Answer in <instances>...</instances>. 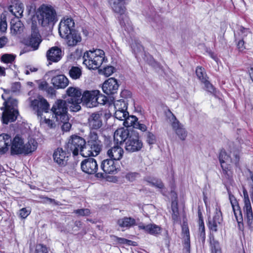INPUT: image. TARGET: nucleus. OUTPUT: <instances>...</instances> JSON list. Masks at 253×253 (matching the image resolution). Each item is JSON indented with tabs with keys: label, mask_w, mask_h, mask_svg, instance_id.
<instances>
[{
	"label": "nucleus",
	"mask_w": 253,
	"mask_h": 253,
	"mask_svg": "<svg viewBox=\"0 0 253 253\" xmlns=\"http://www.w3.org/2000/svg\"><path fill=\"white\" fill-rule=\"evenodd\" d=\"M83 64L88 69L96 70L101 66L107 59L103 50L95 49L85 52L83 56Z\"/></svg>",
	"instance_id": "f257e3e1"
},
{
	"label": "nucleus",
	"mask_w": 253,
	"mask_h": 253,
	"mask_svg": "<svg viewBox=\"0 0 253 253\" xmlns=\"http://www.w3.org/2000/svg\"><path fill=\"white\" fill-rule=\"evenodd\" d=\"M219 158L223 174L229 177L231 176L233 173L232 166L236 165L239 161V150L230 151L229 153L222 150Z\"/></svg>",
	"instance_id": "f03ea898"
},
{
	"label": "nucleus",
	"mask_w": 253,
	"mask_h": 253,
	"mask_svg": "<svg viewBox=\"0 0 253 253\" xmlns=\"http://www.w3.org/2000/svg\"><path fill=\"white\" fill-rule=\"evenodd\" d=\"M36 17L39 24L43 27L53 26L57 21L55 10L51 6L45 5L38 8Z\"/></svg>",
	"instance_id": "7ed1b4c3"
},
{
	"label": "nucleus",
	"mask_w": 253,
	"mask_h": 253,
	"mask_svg": "<svg viewBox=\"0 0 253 253\" xmlns=\"http://www.w3.org/2000/svg\"><path fill=\"white\" fill-rule=\"evenodd\" d=\"M17 104V101L13 98H9L7 101H4V106L1 108V110H3L2 115L3 124H8L16 120L18 115Z\"/></svg>",
	"instance_id": "20e7f679"
},
{
	"label": "nucleus",
	"mask_w": 253,
	"mask_h": 253,
	"mask_svg": "<svg viewBox=\"0 0 253 253\" xmlns=\"http://www.w3.org/2000/svg\"><path fill=\"white\" fill-rule=\"evenodd\" d=\"M66 94L69 98L66 100L67 101L69 109L72 112H77L81 110L80 104L82 102V94L81 89L78 87H69L66 91Z\"/></svg>",
	"instance_id": "39448f33"
},
{
	"label": "nucleus",
	"mask_w": 253,
	"mask_h": 253,
	"mask_svg": "<svg viewBox=\"0 0 253 253\" xmlns=\"http://www.w3.org/2000/svg\"><path fill=\"white\" fill-rule=\"evenodd\" d=\"M68 107L69 106L66 100H57L50 109L52 113V118H54L56 122L68 121Z\"/></svg>",
	"instance_id": "423d86ee"
},
{
	"label": "nucleus",
	"mask_w": 253,
	"mask_h": 253,
	"mask_svg": "<svg viewBox=\"0 0 253 253\" xmlns=\"http://www.w3.org/2000/svg\"><path fill=\"white\" fill-rule=\"evenodd\" d=\"M85 141L84 138L77 135L72 136L69 139L68 147L72 152L74 155H78L79 153L83 156L85 151Z\"/></svg>",
	"instance_id": "0eeeda50"
},
{
	"label": "nucleus",
	"mask_w": 253,
	"mask_h": 253,
	"mask_svg": "<svg viewBox=\"0 0 253 253\" xmlns=\"http://www.w3.org/2000/svg\"><path fill=\"white\" fill-rule=\"evenodd\" d=\"M30 107L37 116L50 111L49 104L45 98L41 96L31 101Z\"/></svg>",
	"instance_id": "6e6552de"
},
{
	"label": "nucleus",
	"mask_w": 253,
	"mask_h": 253,
	"mask_svg": "<svg viewBox=\"0 0 253 253\" xmlns=\"http://www.w3.org/2000/svg\"><path fill=\"white\" fill-rule=\"evenodd\" d=\"M143 147V143L138 135L132 133L125 142V149L128 152L133 153L140 151Z\"/></svg>",
	"instance_id": "1a4fd4ad"
},
{
	"label": "nucleus",
	"mask_w": 253,
	"mask_h": 253,
	"mask_svg": "<svg viewBox=\"0 0 253 253\" xmlns=\"http://www.w3.org/2000/svg\"><path fill=\"white\" fill-rule=\"evenodd\" d=\"M99 91L98 90H86L82 94V102L87 107L92 108L98 104Z\"/></svg>",
	"instance_id": "9d476101"
},
{
	"label": "nucleus",
	"mask_w": 253,
	"mask_h": 253,
	"mask_svg": "<svg viewBox=\"0 0 253 253\" xmlns=\"http://www.w3.org/2000/svg\"><path fill=\"white\" fill-rule=\"evenodd\" d=\"M244 195V207L243 211L245 218L249 226H251L253 222V210L249 199L247 191L246 189L243 190Z\"/></svg>",
	"instance_id": "9b49d317"
},
{
	"label": "nucleus",
	"mask_w": 253,
	"mask_h": 253,
	"mask_svg": "<svg viewBox=\"0 0 253 253\" xmlns=\"http://www.w3.org/2000/svg\"><path fill=\"white\" fill-rule=\"evenodd\" d=\"M42 38L39 34V30L34 24L32 27V33L30 37L27 40L26 44L32 48V50H36L38 49Z\"/></svg>",
	"instance_id": "f8f14e48"
},
{
	"label": "nucleus",
	"mask_w": 253,
	"mask_h": 253,
	"mask_svg": "<svg viewBox=\"0 0 253 253\" xmlns=\"http://www.w3.org/2000/svg\"><path fill=\"white\" fill-rule=\"evenodd\" d=\"M70 154L61 148H58L53 154L54 162L60 167H64L67 164Z\"/></svg>",
	"instance_id": "ddd939ff"
},
{
	"label": "nucleus",
	"mask_w": 253,
	"mask_h": 253,
	"mask_svg": "<svg viewBox=\"0 0 253 253\" xmlns=\"http://www.w3.org/2000/svg\"><path fill=\"white\" fill-rule=\"evenodd\" d=\"M75 29L74 20L68 17H64L59 25V33L60 36L65 35L69 32H72Z\"/></svg>",
	"instance_id": "4468645a"
},
{
	"label": "nucleus",
	"mask_w": 253,
	"mask_h": 253,
	"mask_svg": "<svg viewBox=\"0 0 253 253\" xmlns=\"http://www.w3.org/2000/svg\"><path fill=\"white\" fill-rule=\"evenodd\" d=\"M81 167L83 171L88 174H94L98 169L96 161L91 158L83 161L81 164Z\"/></svg>",
	"instance_id": "2eb2a0df"
},
{
	"label": "nucleus",
	"mask_w": 253,
	"mask_h": 253,
	"mask_svg": "<svg viewBox=\"0 0 253 253\" xmlns=\"http://www.w3.org/2000/svg\"><path fill=\"white\" fill-rule=\"evenodd\" d=\"M115 114L116 118L119 120H124V118L128 115L127 112V106L126 102L123 100H118L114 102Z\"/></svg>",
	"instance_id": "dca6fc26"
},
{
	"label": "nucleus",
	"mask_w": 253,
	"mask_h": 253,
	"mask_svg": "<svg viewBox=\"0 0 253 253\" xmlns=\"http://www.w3.org/2000/svg\"><path fill=\"white\" fill-rule=\"evenodd\" d=\"M69 46H74L80 42L82 37L80 34L76 30L60 36Z\"/></svg>",
	"instance_id": "f3484780"
},
{
	"label": "nucleus",
	"mask_w": 253,
	"mask_h": 253,
	"mask_svg": "<svg viewBox=\"0 0 253 253\" xmlns=\"http://www.w3.org/2000/svg\"><path fill=\"white\" fill-rule=\"evenodd\" d=\"M170 121L172 129L178 138L181 140H184L187 137V133L183 126L179 122L173 115H172Z\"/></svg>",
	"instance_id": "a211bd4d"
},
{
	"label": "nucleus",
	"mask_w": 253,
	"mask_h": 253,
	"mask_svg": "<svg viewBox=\"0 0 253 253\" xmlns=\"http://www.w3.org/2000/svg\"><path fill=\"white\" fill-rule=\"evenodd\" d=\"M119 84L116 79L110 78L107 80L102 84V89L107 94H112L116 93Z\"/></svg>",
	"instance_id": "6ab92c4d"
},
{
	"label": "nucleus",
	"mask_w": 253,
	"mask_h": 253,
	"mask_svg": "<svg viewBox=\"0 0 253 253\" xmlns=\"http://www.w3.org/2000/svg\"><path fill=\"white\" fill-rule=\"evenodd\" d=\"M52 116L51 112H47L46 113H42L37 116L38 119L41 125L45 126L49 128H53L56 126L54 118L51 117Z\"/></svg>",
	"instance_id": "aec40b11"
},
{
	"label": "nucleus",
	"mask_w": 253,
	"mask_h": 253,
	"mask_svg": "<svg viewBox=\"0 0 253 253\" xmlns=\"http://www.w3.org/2000/svg\"><path fill=\"white\" fill-rule=\"evenodd\" d=\"M9 11L16 17L21 18L23 16L24 6L18 0H14L8 7Z\"/></svg>",
	"instance_id": "412c9836"
},
{
	"label": "nucleus",
	"mask_w": 253,
	"mask_h": 253,
	"mask_svg": "<svg viewBox=\"0 0 253 253\" xmlns=\"http://www.w3.org/2000/svg\"><path fill=\"white\" fill-rule=\"evenodd\" d=\"M138 227L140 229L143 230L146 233L154 236L160 235L162 231V229L160 226L154 223L147 225L141 224L138 226Z\"/></svg>",
	"instance_id": "4be33fe9"
},
{
	"label": "nucleus",
	"mask_w": 253,
	"mask_h": 253,
	"mask_svg": "<svg viewBox=\"0 0 253 253\" xmlns=\"http://www.w3.org/2000/svg\"><path fill=\"white\" fill-rule=\"evenodd\" d=\"M101 146V143H88L87 146L85 145L83 157L96 156L100 152Z\"/></svg>",
	"instance_id": "5701e85b"
},
{
	"label": "nucleus",
	"mask_w": 253,
	"mask_h": 253,
	"mask_svg": "<svg viewBox=\"0 0 253 253\" xmlns=\"http://www.w3.org/2000/svg\"><path fill=\"white\" fill-rule=\"evenodd\" d=\"M130 135L128 129L123 127L118 128L114 132V141L117 144H121L122 142H126Z\"/></svg>",
	"instance_id": "b1692460"
},
{
	"label": "nucleus",
	"mask_w": 253,
	"mask_h": 253,
	"mask_svg": "<svg viewBox=\"0 0 253 253\" xmlns=\"http://www.w3.org/2000/svg\"><path fill=\"white\" fill-rule=\"evenodd\" d=\"M123 149L119 145L114 146L107 151V155L113 160L119 161L124 155Z\"/></svg>",
	"instance_id": "393cba45"
},
{
	"label": "nucleus",
	"mask_w": 253,
	"mask_h": 253,
	"mask_svg": "<svg viewBox=\"0 0 253 253\" xmlns=\"http://www.w3.org/2000/svg\"><path fill=\"white\" fill-rule=\"evenodd\" d=\"M88 124L91 129H99L102 125L101 115L98 113L92 114L88 119Z\"/></svg>",
	"instance_id": "a878e982"
},
{
	"label": "nucleus",
	"mask_w": 253,
	"mask_h": 253,
	"mask_svg": "<svg viewBox=\"0 0 253 253\" xmlns=\"http://www.w3.org/2000/svg\"><path fill=\"white\" fill-rule=\"evenodd\" d=\"M51 84L56 88H65L69 84L68 79L63 75L53 77Z\"/></svg>",
	"instance_id": "bb28decb"
},
{
	"label": "nucleus",
	"mask_w": 253,
	"mask_h": 253,
	"mask_svg": "<svg viewBox=\"0 0 253 253\" xmlns=\"http://www.w3.org/2000/svg\"><path fill=\"white\" fill-rule=\"evenodd\" d=\"M101 168L104 172L108 174L115 173L118 169L114 160L112 159L104 160L101 164Z\"/></svg>",
	"instance_id": "cd10ccee"
},
{
	"label": "nucleus",
	"mask_w": 253,
	"mask_h": 253,
	"mask_svg": "<svg viewBox=\"0 0 253 253\" xmlns=\"http://www.w3.org/2000/svg\"><path fill=\"white\" fill-rule=\"evenodd\" d=\"M11 150L15 154H22L23 153L25 144L23 139L19 135H16L11 143Z\"/></svg>",
	"instance_id": "c85d7f7f"
},
{
	"label": "nucleus",
	"mask_w": 253,
	"mask_h": 253,
	"mask_svg": "<svg viewBox=\"0 0 253 253\" xmlns=\"http://www.w3.org/2000/svg\"><path fill=\"white\" fill-rule=\"evenodd\" d=\"M48 60L56 62L59 61L62 56V51L57 47H52L49 49L46 53Z\"/></svg>",
	"instance_id": "c756f323"
},
{
	"label": "nucleus",
	"mask_w": 253,
	"mask_h": 253,
	"mask_svg": "<svg viewBox=\"0 0 253 253\" xmlns=\"http://www.w3.org/2000/svg\"><path fill=\"white\" fill-rule=\"evenodd\" d=\"M229 200L236 220L240 223L243 221V216L239 204L233 195H229Z\"/></svg>",
	"instance_id": "7c9ffc66"
},
{
	"label": "nucleus",
	"mask_w": 253,
	"mask_h": 253,
	"mask_svg": "<svg viewBox=\"0 0 253 253\" xmlns=\"http://www.w3.org/2000/svg\"><path fill=\"white\" fill-rule=\"evenodd\" d=\"M222 220L221 212L218 209H215V214L213 218L209 221L210 228L212 231L216 232L217 227L220 224Z\"/></svg>",
	"instance_id": "2f4dec72"
},
{
	"label": "nucleus",
	"mask_w": 253,
	"mask_h": 253,
	"mask_svg": "<svg viewBox=\"0 0 253 253\" xmlns=\"http://www.w3.org/2000/svg\"><path fill=\"white\" fill-rule=\"evenodd\" d=\"M11 143L10 136L7 134H1L0 135V153L4 154L6 152L9 146Z\"/></svg>",
	"instance_id": "473e14b6"
},
{
	"label": "nucleus",
	"mask_w": 253,
	"mask_h": 253,
	"mask_svg": "<svg viewBox=\"0 0 253 253\" xmlns=\"http://www.w3.org/2000/svg\"><path fill=\"white\" fill-rule=\"evenodd\" d=\"M110 4L114 12L122 14L125 13V0H110Z\"/></svg>",
	"instance_id": "72a5a7b5"
},
{
	"label": "nucleus",
	"mask_w": 253,
	"mask_h": 253,
	"mask_svg": "<svg viewBox=\"0 0 253 253\" xmlns=\"http://www.w3.org/2000/svg\"><path fill=\"white\" fill-rule=\"evenodd\" d=\"M135 220L130 217H124L117 220V224L121 228H129L135 224Z\"/></svg>",
	"instance_id": "f704fd0d"
},
{
	"label": "nucleus",
	"mask_w": 253,
	"mask_h": 253,
	"mask_svg": "<svg viewBox=\"0 0 253 253\" xmlns=\"http://www.w3.org/2000/svg\"><path fill=\"white\" fill-rule=\"evenodd\" d=\"M38 147L37 142L34 139L30 138L25 144L23 153L28 154L35 151Z\"/></svg>",
	"instance_id": "c9c22d12"
},
{
	"label": "nucleus",
	"mask_w": 253,
	"mask_h": 253,
	"mask_svg": "<svg viewBox=\"0 0 253 253\" xmlns=\"http://www.w3.org/2000/svg\"><path fill=\"white\" fill-rule=\"evenodd\" d=\"M239 35L242 39L241 40L245 41L246 42H248V44L251 42L252 39V33L249 29L242 27H240Z\"/></svg>",
	"instance_id": "e433bc0d"
},
{
	"label": "nucleus",
	"mask_w": 253,
	"mask_h": 253,
	"mask_svg": "<svg viewBox=\"0 0 253 253\" xmlns=\"http://www.w3.org/2000/svg\"><path fill=\"white\" fill-rule=\"evenodd\" d=\"M121 121H124L123 125L126 127L132 126L134 128L135 123L137 122V118L134 116H128V115L124 118V120H121Z\"/></svg>",
	"instance_id": "4c0bfd02"
},
{
	"label": "nucleus",
	"mask_w": 253,
	"mask_h": 253,
	"mask_svg": "<svg viewBox=\"0 0 253 253\" xmlns=\"http://www.w3.org/2000/svg\"><path fill=\"white\" fill-rule=\"evenodd\" d=\"M70 77L73 80L79 79L82 74V71L80 68L73 66L69 72Z\"/></svg>",
	"instance_id": "58836bf2"
},
{
	"label": "nucleus",
	"mask_w": 253,
	"mask_h": 253,
	"mask_svg": "<svg viewBox=\"0 0 253 253\" xmlns=\"http://www.w3.org/2000/svg\"><path fill=\"white\" fill-rule=\"evenodd\" d=\"M198 224V237L202 240H204L205 238V226L203 220L201 217L199 218Z\"/></svg>",
	"instance_id": "ea45409f"
},
{
	"label": "nucleus",
	"mask_w": 253,
	"mask_h": 253,
	"mask_svg": "<svg viewBox=\"0 0 253 253\" xmlns=\"http://www.w3.org/2000/svg\"><path fill=\"white\" fill-rule=\"evenodd\" d=\"M146 180L148 182L150 183L152 185L158 188L163 189L164 187L163 182L161 180H156L150 177L146 178Z\"/></svg>",
	"instance_id": "a19ab883"
},
{
	"label": "nucleus",
	"mask_w": 253,
	"mask_h": 253,
	"mask_svg": "<svg viewBox=\"0 0 253 253\" xmlns=\"http://www.w3.org/2000/svg\"><path fill=\"white\" fill-rule=\"evenodd\" d=\"M15 58V56L11 54H4L1 57V62L4 63H12Z\"/></svg>",
	"instance_id": "79ce46f5"
},
{
	"label": "nucleus",
	"mask_w": 253,
	"mask_h": 253,
	"mask_svg": "<svg viewBox=\"0 0 253 253\" xmlns=\"http://www.w3.org/2000/svg\"><path fill=\"white\" fill-rule=\"evenodd\" d=\"M88 143H101V141L98 140V135L96 132L94 131H91L90 132Z\"/></svg>",
	"instance_id": "37998d69"
},
{
	"label": "nucleus",
	"mask_w": 253,
	"mask_h": 253,
	"mask_svg": "<svg viewBox=\"0 0 253 253\" xmlns=\"http://www.w3.org/2000/svg\"><path fill=\"white\" fill-rule=\"evenodd\" d=\"M31 212V210L30 208H23L19 211L18 215L21 219H25Z\"/></svg>",
	"instance_id": "c03bdc74"
},
{
	"label": "nucleus",
	"mask_w": 253,
	"mask_h": 253,
	"mask_svg": "<svg viewBox=\"0 0 253 253\" xmlns=\"http://www.w3.org/2000/svg\"><path fill=\"white\" fill-rule=\"evenodd\" d=\"M196 73L198 78L202 82H204L205 80H206V74L204 68L201 67H197L196 70Z\"/></svg>",
	"instance_id": "a18cd8bd"
},
{
	"label": "nucleus",
	"mask_w": 253,
	"mask_h": 253,
	"mask_svg": "<svg viewBox=\"0 0 253 253\" xmlns=\"http://www.w3.org/2000/svg\"><path fill=\"white\" fill-rule=\"evenodd\" d=\"M23 26L20 22H16L11 27V32L13 34H16L22 30Z\"/></svg>",
	"instance_id": "49530a36"
},
{
	"label": "nucleus",
	"mask_w": 253,
	"mask_h": 253,
	"mask_svg": "<svg viewBox=\"0 0 253 253\" xmlns=\"http://www.w3.org/2000/svg\"><path fill=\"white\" fill-rule=\"evenodd\" d=\"M146 142L150 145L154 144L156 142L155 135L150 132H147L146 133Z\"/></svg>",
	"instance_id": "de8ad7c7"
},
{
	"label": "nucleus",
	"mask_w": 253,
	"mask_h": 253,
	"mask_svg": "<svg viewBox=\"0 0 253 253\" xmlns=\"http://www.w3.org/2000/svg\"><path fill=\"white\" fill-rule=\"evenodd\" d=\"M211 253H221L218 242L215 241L211 242Z\"/></svg>",
	"instance_id": "09e8293b"
},
{
	"label": "nucleus",
	"mask_w": 253,
	"mask_h": 253,
	"mask_svg": "<svg viewBox=\"0 0 253 253\" xmlns=\"http://www.w3.org/2000/svg\"><path fill=\"white\" fill-rule=\"evenodd\" d=\"M131 47L135 53L141 51L143 49V47L140 43L136 42H132L131 44Z\"/></svg>",
	"instance_id": "8fccbe9b"
},
{
	"label": "nucleus",
	"mask_w": 253,
	"mask_h": 253,
	"mask_svg": "<svg viewBox=\"0 0 253 253\" xmlns=\"http://www.w3.org/2000/svg\"><path fill=\"white\" fill-rule=\"evenodd\" d=\"M182 234L183 238H190V233L187 223H184L182 226Z\"/></svg>",
	"instance_id": "3c124183"
},
{
	"label": "nucleus",
	"mask_w": 253,
	"mask_h": 253,
	"mask_svg": "<svg viewBox=\"0 0 253 253\" xmlns=\"http://www.w3.org/2000/svg\"><path fill=\"white\" fill-rule=\"evenodd\" d=\"M48 252V249L45 246L38 244L36 247L35 253H47Z\"/></svg>",
	"instance_id": "603ef678"
},
{
	"label": "nucleus",
	"mask_w": 253,
	"mask_h": 253,
	"mask_svg": "<svg viewBox=\"0 0 253 253\" xmlns=\"http://www.w3.org/2000/svg\"><path fill=\"white\" fill-rule=\"evenodd\" d=\"M75 212L79 215L86 216L90 214V211L88 209H82L76 210Z\"/></svg>",
	"instance_id": "864d4df0"
},
{
	"label": "nucleus",
	"mask_w": 253,
	"mask_h": 253,
	"mask_svg": "<svg viewBox=\"0 0 253 253\" xmlns=\"http://www.w3.org/2000/svg\"><path fill=\"white\" fill-rule=\"evenodd\" d=\"M115 69L113 66H107L103 69V74L106 77L111 76L114 72Z\"/></svg>",
	"instance_id": "5fc2aeb1"
},
{
	"label": "nucleus",
	"mask_w": 253,
	"mask_h": 253,
	"mask_svg": "<svg viewBox=\"0 0 253 253\" xmlns=\"http://www.w3.org/2000/svg\"><path fill=\"white\" fill-rule=\"evenodd\" d=\"M67 121H68L64 122H58V123H61L63 124L62 126V129L64 131H69L71 127V124L68 122Z\"/></svg>",
	"instance_id": "6e6d98bb"
},
{
	"label": "nucleus",
	"mask_w": 253,
	"mask_h": 253,
	"mask_svg": "<svg viewBox=\"0 0 253 253\" xmlns=\"http://www.w3.org/2000/svg\"><path fill=\"white\" fill-rule=\"evenodd\" d=\"M248 44V42H246L245 41L241 40L238 42L237 47L240 51H243L246 49L245 44Z\"/></svg>",
	"instance_id": "4d7b16f0"
},
{
	"label": "nucleus",
	"mask_w": 253,
	"mask_h": 253,
	"mask_svg": "<svg viewBox=\"0 0 253 253\" xmlns=\"http://www.w3.org/2000/svg\"><path fill=\"white\" fill-rule=\"evenodd\" d=\"M137 175L138 174L136 173H128L126 175V177L128 180L133 181L135 180Z\"/></svg>",
	"instance_id": "13d9d810"
},
{
	"label": "nucleus",
	"mask_w": 253,
	"mask_h": 253,
	"mask_svg": "<svg viewBox=\"0 0 253 253\" xmlns=\"http://www.w3.org/2000/svg\"><path fill=\"white\" fill-rule=\"evenodd\" d=\"M98 104H104L107 102V99L106 96L104 95L101 94L100 92L99 93V95H98Z\"/></svg>",
	"instance_id": "bf43d9fd"
},
{
	"label": "nucleus",
	"mask_w": 253,
	"mask_h": 253,
	"mask_svg": "<svg viewBox=\"0 0 253 253\" xmlns=\"http://www.w3.org/2000/svg\"><path fill=\"white\" fill-rule=\"evenodd\" d=\"M134 128L139 129L142 131H145L147 130V127L145 125L139 124L138 122L135 123Z\"/></svg>",
	"instance_id": "052dcab7"
},
{
	"label": "nucleus",
	"mask_w": 253,
	"mask_h": 253,
	"mask_svg": "<svg viewBox=\"0 0 253 253\" xmlns=\"http://www.w3.org/2000/svg\"><path fill=\"white\" fill-rule=\"evenodd\" d=\"M190 248V238L184 239V249L187 252H189Z\"/></svg>",
	"instance_id": "680f3d73"
},
{
	"label": "nucleus",
	"mask_w": 253,
	"mask_h": 253,
	"mask_svg": "<svg viewBox=\"0 0 253 253\" xmlns=\"http://www.w3.org/2000/svg\"><path fill=\"white\" fill-rule=\"evenodd\" d=\"M116 241H117L120 244H129L131 241L127 240L123 238L116 237Z\"/></svg>",
	"instance_id": "e2e57ef3"
},
{
	"label": "nucleus",
	"mask_w": 253,
	"mask_h": 253,
	"mask_svg": "<svg viewBox=\"0 0 253 253\" xmlns=\"http://www.w3.org/2000/svg\"><path fill=\"white\" fill-rule=\"evenodd\" d=\"M205 83V85L207 88V89L211 92H212L214 91V88L213 86L209 82H208L206 80L204 82H203Z\"/></svg>",
	"instance_id": "0e129e2a"
},
{
	"label": "nucleus",
	"mask_w": 253,
	"mask_h": 253,
	"mask_svg": "<svg viewBox=\"0 0 253 253\" xmlns=\"http://www.w3.org/2000/svg\"><path fill=\"white\" fill-rule=\"evenodd\" d=\"M7 29V23L0 18V32H4Z\"/></svg>",
	"instance_id": "69168bd1"
},
{
	"label": "nucleus",
	"mask_w": 253,
	"mask_h": 253,
	"mask_svg": "<svg viewBox=\"0 0 253 253\" xmlns=\"http://www.w3.org/2000/svg\"><path fill=\"white\" fill-rule=\"evenodd\" d=\"M42 198L43 199L42 202L44 203H53L55 205L58 204L54 199L48 197H42Z\"/></svg>",
	"instance_id": "338daca9"
},
{
	"label": "nucleus",
	"mask_w": 253,
	"mask_h": 253,
	"mask_svg": "<svg viewBox=\"0 0 253 253\" xmlns=\"http://www.w3.org/2000/svg\"><path fill=\"white\" fill-rule=\"evenodd\" d=\"M37 70L38 69L37 68L29 66L27 67V69L25 71V73L26 74L28 75L30 74V72H36Z\"/></svg>",
	"instance_id": "774afa93"
}]
</instances>
